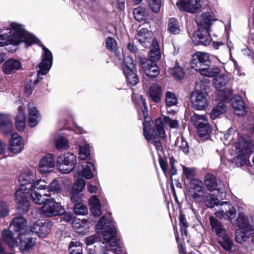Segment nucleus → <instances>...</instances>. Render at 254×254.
Here are the masks:
<instances>
[{
    "label": "nucleus",
    "instance_id": "f257e3e1",
    "mask_svg": "<svg viewBox=\"0 0 254 254\" xmlns=\"http://www.w3.org/2000/svg\"><path fill=\"white\" fill-rule=\"evenodd\" d=\"M38 39L31 34L25 31L23 25L17 23H11L10 28L0 29V47L6 45H18L24 42L25 46L28 47L37 43Z\"/></svg>",
    "mask_w": 254,
    "mask_h": 254
},
{
    "label": "nucleus",
    "instance_id": "f03ea898",
    "mask_svg": "<svg viewBox=\"0 0 254 254\" xmlns=\"http://www.w3.org/2000/svg\"><path fill=\"white\" fill-rule=\"evenodd\" d=\"M96 229L97 233L102 234L105 241L110 243L112 250L116 254H121L122 248L120 242L116 237L117 230L110 214H108V218L102 216L100 218L96 225Z\"/></svg>",
    "mask_w": 254,
    "mask_h": 254
},
{
    "label": "nucleus",
    "instance_id": "7ed1b4c3",
    "mask_svg": "<svg viewBox=\"0 0 254 254\" xmlns=\"http://www.w3.org/2000/svg\"><path fill=\"white\" fill-rule=\"evenodd\" d=\"M213 19L212 13L208 12L198 15L195 21L198 27L197 33L192 37V40L196 45H208L212 41L210 36L209 29L211 21Z\"/></svg>",
    "mask_w": 254,
    "mask_h": 254
},
{
    "label": "nucleus",
    "instance_id": "20e7f679",
    "mask_svg": "<svg viewBox=\"0 0 254 254\" xmlns=\"http://www.w3.org/2000/svg\"><path fill=\"white\" fill-rule=\"evenodd\" d=\"M234 147L237 155L233 158L232 163L238 167L246 164L249 156L253 152L254 145L248 138L241 136L239 138L238 141L234 143Z\"/></svg>",
    "mask_w": 254,
    "mask_h": 254
},
{
    "label": "nucleus",
    "instance_id": "39448f33",
    "mask_svg": "<svg viewBox=\"0 0 254 254\" xmlns=\"http://www.w3.org/2000/svg\"><path fill=\"white\" fill-rule=\"evenodd\" d=\"M155 128L148 127L149 123H143V134L146 140L149 141L152 138L160 137L162 138L165 137V131L164 128L163 121L158 118L155 120Z\"/></svg>",
    "mask_w": 254,
    "mask_h": 254
},
{
    "label": "nucleus",
    "instance_id": "423d86ee",
    "mask_svg": "<svg viewBox=\"0 0 254 254\" xmlns=\"http://www.w3.org/2000/svg\"><path fill=\"white\" fill-rule=\"evenodd\" d=\"M57 162L59 172L63 174H68L74 168L77 162L76 157L72 153H68L60 155Z\"/></svg>",
    "mask_w": 254,
    "mask_h": 254
},
{
    "label": "nucleus",
    "instance_id": "0eeeda50",
    "mask_svg": "<svg viewBox=\"0 0 254 254\" xmlns=\"http://www.w3.org/2000/svg\"><path fill=\"white\" fill-rule=\"evenodd\" d=\"M43 54L42 55V60L38 65L37 70V78L33 81V84H37L42 79L40 75L46 74L50 69L53 63V57L51 51L45 47L43 46Z\"/></svg>",
    "mask_w": 254,
    "mask_h": 254
},
{
    "label": "nucleus",
    "instance_id": "6e6552de",
    "mask_svg": "<svg viewBox=\"0 0 254 254\" xmlns=\"http://www.w3.org/2000/svg\"><path fill=\"white\" fill-rule=\"evenodd\" d=\"M191 121L196 127L199 136L203 139L207 138L211 130L205 116L194 114L191 117Z\"/></svg>",
    "mask_w": 254,
    "mask_h": 254
},
{
    "label": "nucleus",
    "instance_id": "1a4fd4ad",
    "mask_svg": "<svg viewBox=\"0 0 254 254\" xmlns=\"http://www.w3.org/2000/svg\"><path fill=\"white\" fill-rule=\"evenodd\" d=\"M237 211L235 207L227 201L221 202L218 209H216L215 215L220 219H224L232 222L236 217Z\"/></svg>",
    "mask_w": 254,
    "mask_h": 254
},
{
    "label": "nucleus",
    "instance_id": "9d476101",
    "mask_svg": "<svg viewBox=\"0 0 254 254\" xmlns=\"http://www.w3.org/2000/svg\"><path fill=\"white\" fill-rule=\"evenodd\" d=\"M210 61L208 54L203 52H197L192 56L190 63L191 67L200 74L209 66Z\"/></svg>",
    "mask_w": 254,
    "mask_h": 254
},
{
    "label": "nucleus",
    "instance_id": "9b49d317",
    "mask_svg": "<svg viewBox=\"0 0 254 254\" xmlns=\"http://www.w3.org/2000/svg\"><path fill=\"white\" fill-rule=\"evenodd\" d=\"M64 211V208L54 199L49 198L41 208L42 214L47 217H53L61 215Z\"/></svg>",
    "mask_w": 254,
    "mask_h": 254
},
{
    "label": "nucleus",
    "instance_id": "f8f14e48",
    "mask_svg": "<svg viewBox=\"0 0 254 254\" xmlns=\"http://www.w3.org/2000/svg\"><path fill=\"white\" fill-rule=\"evenodd\" d=\"M203 183L197 179L191 180L189 186V191L191 197L196 201L203 200L205 194Z\"/></svg>",
    "mask_w": 254,
    "mask_h": 254
},
{
    "label": "nucleus",
    "instance_id": "ddd939ff",
    "mask_svg": "<svg viewBox=\"0 0 254 254\" xmlns=\"http://www.w3.org/2000/svg\"><path fill=\"white\" fill-rule=\"evenodd\" d=\"M190 101L194 109L203 110L208 106L207 94L204 91L195 90L191 93Z\"/></svg>",
    "mask_w": 254,
    "mask_h": 254
},
{
    "label": "nucleus",
    "instance_id": "4468645a",
    "mask_svg": "<svg viewBox=\"0 0 254 254\" xmlns=\"http://www.w3.org/2000/svg\"><path fill=\"white\" fill-rule=\"evenodd\" d=\"M52 226V223L50 221L38 220L33 224L28 233L31 232L40 238H45L51 231Z\"/></svg>",
    "mask_w": 254,
    "mask_h": 254
},
{
    "label": "nucleus",
    "instance_id": "2eb2a0df",
    "mask_svg": "<svg viewBox=\"0 0 254 254\" xmlns=\"http://www.w3.org/2000/svg\"><path fill=\"white\" fill-rule=\"evenodd\" d=\"M30 188L19 187L15 193V201L19 208H21L26 211L28 209L29 204L27 198L30 196Z\"/></svg>",
    "mask_w": 254,
    "mask_h": 254
},
{
    "label": "nucleus",
    "instance_id": "dca6fc26",
    "mask_svg": "<svg viewBox=\"0 0 254 254\" xmlns=\"http://www.w3.org/2000/svg\"><path fill=\"white\" fill-rule=\"evenodd\" d=\"M202 2L203 0H179L176 5L181 10L193 13L200 9Z\"/></svg>",
    "mask_w": 254,
    "mask_h": 254
},
{
    "label": "nucleus",
    "instance_id": "f3484780",
    "mask_svg": "<svg viewBox=\"0 0 254 254\" xmlns=\"http://www.w3.org/2000/svg\"><path fill=\"white\" fill-rule=\"evenodd\" d=\"M234 225L247 232L254 230L251 218L247 216L244 211H240V209H238V216Z\"/></svg>",
    "mask_w": 254,
    "mask_h": 254
},
{
    "label": "nucleus",
    "instance_id": "a211bd4d",
    "mask_svg": "<svg viewBox=\"0 0 254 254\" xmlns=\"http://www.w3.org/2000/svg\"><path fill=\"white\" fill-rule=\"evenodd\" d=\"M142 68L146 76L151 78L156 77L160 73L156 62L152 60L143 59L141 62Z\"/></svg>",
    "mask_w": 254,
    "mask_h": 254
},
{
    "label": "nucleus",
    "instance_id": "6ab92c4d",
    "mask_svg": "<svg viewBox=\"0 0 254 254\" xmlns=\"http://www.w3.org/2000/svg\"><path fill=\"white\" fill-rule=\"evenodd\" d=\"M36 178L34 171L28 169L24 170L20 173L18 177L19 186L30 188V186L33 184Z\"/></svg>",
    "mask_w": 254,
    "mask_h": 254
},
{
    "label": "nucleus",
    "instance_id": "aec40b11",
    "mask_svg": "<svg viewBox=\"0 0 254 254\" xmlns=\"http://www.w3.org/2000/svg\"><path fill=\"white\" fill-rule=\"evenodd\" d=\"M204 182L207 189L209 191H220L224 188L223 183L220 180H217L215 176L211 174L206 175Z\"/></svg>",
    "mask_w": 254,
    "mask_h": 254
},
{
    "label": "nucleus",
    "instance_id": "412c9836",
    "mask_svg": "<svg viewBox=\"0 0 254 254\" xmlns=\"http://www.w3.org/2000/svg\"><path fill=\"white\" fill-rule=\"evenodd\" d=\"M55 158L52 154H47L43 157L39 163V171L42 174L50 172L55 167Z\"/></svg>",
    "mask_w": 254,
    "mask_h": 254
},
{
    "label": "nucleus",
    "instance_id": "4be33fe9",
    "mask_svg": "<svg viewBox=\"0 0 254 254\" xmlns=\"http://www.w3.org/2000/svg\"><path fill=\"white\" fill-rule=\"evenodd\" d=\"M153 36V33L146 28H141L137 31L136 39L142 46L147 48L150 45V41Z\"/></svg>",
    "mask_w": 254,
    "mask_h": 254
},
{
    "label": "nucleus",
    "instance_id": "5701e85b",
    "mask_svg": "<svg viewBox=\"0 0 254 254\" xmlns=\"http://www.w3.org/2000/svg\"><path fill=\"white\" fill-rule=\"evenodd\" d=\"M92 225L91 222L87 220L74 219L72 222L73 229L76 233L81 235L85 234Z\"/></svg>",
    "mask_w": 254,
    "mask_h": 254
},
{
    "label": "nucleus",
    "instance_id": "b1692460",
    "mask_svg": "<svg viewBox=\"0 0 254 254\" xmlns=\"http://www.w3.org/2000/svg\"><path fill=\"white\" fill-rule=\"evenodd\" d=\"M24 142L22 138L17 134H13L9 141V149L14 154H18L24 148Z\"/></svg>",
    "mask_w": 254,
    "mask_h": 254
},
{
    "label": "nucleus",
    "instance_id": "393cba45",
    "mask_svg": "<svg viewBox=\"0 0 254 254\" xmlns=\"http://www.w3.org/2000/svg\"><path fill=\"white\" fill-rule=\"evenodd\" d=\"M211 230L217 236L220 237L227 234V231L222 223L213 216L209 217Z\"/></svg>",
    "mask_w": 254,
    "mask_h": 254
},
{
    "label": "nucleus",
    "instance_id": "a878e982",
    "mask_svg": "<svg viewBox=\"0 0 254 254\" xmlns=\"http://www.w3.org/2000/svg\"><path fill=\"white\" fill-rule=\"evenodd\" d=\"M19 104L18 115L15 118V126L18 130L22 131L24 130L25 126V106L22 103Z\"/></svg>",
    "mask_w": 254,
    "mask_h": 254
},
{
    "label": "nucleus",
    "instance_id": "bb28decb",
    "mask_svg": "<svg viewBox=\"0 0 254 254\" xmlns=\"http://www.w3.org/2000/svg\"><path fill=\"white\" fill-rule=\"evenodd\" d=\"M26 220L22 217H18L14 218L10 223L11 227H13L14 231L19 232L20 233H27L28 232V228L26 226Z\"/></svg>",
    "mask_w": 254,
    "mask_h": 254
},
{
    "label": "nucleus",
    "instance_id": "cd10ccee",
    "mask_svg": "<svg viewBox=\"0 0 254 254\" xmlns=\"http://www.w3.org/2000/svg\"><path fill=\"white\" fill-rule=\"evenodd\" d=\"M4 72L10 74L21 67L20 62L15 59H10L6 61L3 65Z\"/></svg>",
    "mask_w": 254,
    "mask_h": 254
},
{
    "label": "nucleus",
    "instance_id": "c85d7f7f",
    "mask_svg": "<svg viewBox=\"0 0 254 254\" xmlns=\"http://www.w3.org/2000/svg\"><path fill=\"white\" fill-rule=\"evenodd\" d=\"M149 95L153 102H159L162 95V90L161 86L157 84L151 85L149 89Z\"/></svg>",
    "mask_w": 254,
    "mask_h": 254
},
{
    "label": "nucleus",
    "instance_id": "c756f323",
    "mask_svg": "<svg viewBox=\"0 0 254 254\" xmlns=\"http://www.w3.org/2000/svg\"><path fill=\"white\" fill-rule=\"evenodd\" d=\"M232 106L235 113L238 116H244L246 111L244 102L241 97L238 96L232 103Z\"/></svg>",
    "mask_w": 254,
    "mask_h": 254
},
{
    "label": "nucleus",
    "instance_id": "7c9ffc66",
    "mask_svg": "<svg viewBox=\"0 0 254 254\" xmlns=\"http://www.w3.org/2000/svg\"><path fill=\"white\" fill-rule=\"evenodd\" d=\"M0 127L6 133L12 131V123L7 115L0 113Z\"/></svg>",
    "mask_w": 254,
    "mask_h": 254
},
{
    "label": "nucleus",
    "instance_id": "2f4dec72",
    "mask_svg": "<svg viewBox=\"0 0 254 254\" xmlns=\"http://www.w3.org/2000/svg\"><path fill=\"white\" fill-rule=\"evenodd\" d=\"M89 203L93 215L95 216H99L102 213L101 207L99 200L96 196H92L89 199Z\"/></svg>",
    "mask_w": 254,
    "mask_h": 254
},
{
    "label": "nucleus",
    "instance_id": "473e14b6",
    "mask_svg": "<svg viewBox=\"0 0 254 254\" xmlns=\"http://www.w3.org/2000/svg\"><path fill=\"white\" fill-rule=\"evenodd\" d=\"M19 247L21 250H28L34 244L33 239L27 236L24 233L21 232L19 235Z\"/></svg>",
    "mask_w": 254,
    "mask_h": 254
},
{
    "label": "nucleus",
    "instance_id": "72a5a7b5",
    "mask_svg": "<svg viewBox=\"0 0 254 254\" xmlns=\"http://www.w3.org/2000/svg\"><path fill=\"white\" fill-rule=\"evenodd\" d=\"M149 56L150 59L149 60H152L154 62L160 60L161 58V53L159 49V44L155 39L152 40Z\"/></svg>",
    "mask_w": 254,
    "mask_h": 254
},
{
    "label": "nucleus",
    "instance_id": "f704fd0d",
    "mask_svg": "<svg viewBox=\"0 0 254 254\" xmlns=\"http://www.w3.org/2000/svg\"><path fill=\"white\" fill-rule=\"evenodd\" d=\"M229 78L226 75H220L216 76L214 80V84L216 90L223 91L224 90L226 85L228 83Z\"/></svg>",
    "mask_w": 254,
    "mask_h": 254
},
{
    "label": "nucleus",
    "instance_id": "c9c22d12",
    "mask_svg": "<svg viewBox=\"0 0 254 254\" xmlns=\"http://www.w3.org/2000/svg\"><path fill=\"white\" fill-rule=\"evenodd\" d=\"M227 110V107L225 104L223 102H220L212 109L210 114V117L214 120L225 113Z\"/></svg>",
    "mask_w": 254,
    "mask_h": 254
},
{
    "label": "nucleus",
    "instance_id": "e433bc0d",
    "mask_svg": "<svg viewBox=\"0 0 254 254\" xmlns=\"http://www.w3.org/2000/svg\"><path fill=\"white\" fill-rule=\"evenodd\" d=\"M95 170L93 161L88 162L82 172L78 174V177H84L86 179H90L93 177V171Z\"/></svg>",
    "mask_w": 254,
    "mask_h": 254
},
{
    "label": "nucleus",
    "instance_id": "4c0bfd02",
    "mask_svg": "<svg viewBox=\"0 0 254 254\" xmlns=\"http://www.w3.org/2000/svg\"><path fill=\"white\" fill-rule=\"evenodd\" d=\"M2 237L4 242L9 247L13 248L16 245V240L11 231L8 230H3L2 233Z\"/></svg>",
    "mask_w": 254,
    "mask_h": 254
},
{
    "label": "nucleus",
    "instance_id": "58836bf2",
    "mask_svg": "<svg viewBox=\"0 0 254 254\" xmlns=\"http://www.w3.org/2000/svg\"><path fill=\"white\" fill-rule=\"evenodd\" d=\"M218 240V243L226 251H230L233 247V241L229 238L228 235L226 234L221 236Z\"/></svg>",
    "mask_w": 254,
    "mask_h": 254
},
{
    "label": "nucleus",
    "instance_id": "ea45409f",
    "mask_svg": "<svg viewBox=\"0 0 254 254\" xmlns=\"http://www.w3.org/2000/svg\"><path fill=\"white\" fill-rule=\"evenodd\" d=\"M30 196L33 202L38 205H44L46 202V200L48 199L45 198L41 194L38 192L36 190H34L33 189L30 190Z\"/></svg>",
    "mask_w": 254,
    "mask_h": 254
},
{
    "label": "nucleus",
    "instance_id": "a19ab883",
    "mask_svg": "<svg viewBox=\"0 0 254 254\" xmlns=\"http://www.w3.org/2000/svg\"><path fill=\"white\" fill-rule=\"evenodd\" d=\"M168 30L173 34H178L180 33L181 29L178 21L176 18H172L169 19L168 23Z\"/></svg>",
    "mask_w": 254,
    "mask_h": 254
},
{
    "label": "nucleus",
    "instance_id": "79ce46f5",
    "mask_svg": "<svg viewBox=\"0 0 254 254\" xmlns=\"http://www.w3.org/2000/svg\"><path fill=\"white\" fill-rule=\"evenodd\" d=\"M69 254H82V247L80 243L77 241H72L68 245Z\"/></svg>",
    "mask_w": 254,
    "mask_h": 254
},
{
    "label": "nucleus",
    "instance_id": "37998d69",
    "mask_svg": "<svg viewBox=\"0 0 254 254\" xmlns=\"http://www.w3.org/2000/svg\"><path fill=\"white\" fill-rule=\"evenodd\" d=\"M124 73L128 83L132 86H134L138 83L139 80L136 74L134 72V70H130V72L124 71Z\"/></svg>",
    "mask_w": 254,
    "mask_h": 254
},
{
    "label": "nucleus",
    "instance_id": "c03bdc74",
    "mask_svg": "<svg viewBox=\"0 0 254 254\" xmlns=\"http://www.w3.org/2000/svg\"><path fill=\"white\" fill-rule=\"evenodd\" d=\"M56 146L58 150H64L67 149L69 147V144L66 138L61 136L56 140Z\"/></svg>",
    "mask_w": 254,
    "mask_h": 254
},
{
    "label": "nucleus",
    "instance_id": "a18cd8bd",
    "mask_svg": "<svg viewBox=\"0 0 254 254\" xmlns=\"http://www.w3.org/2000/svg\"><path fill=\"white\" fill-rule=\"evenodd\" d=\"M177 101V98L173 93L169 91L166 93L165 103L167 107H170L176 105Z\"/></svg>",
    "mask_w": 254,
    "mask_h": 254
},
{
    "label": "nucleus",
    "instance_id": "49530a36",
    "mask_svg": "<svg viewBox=\"0 0 254 254\" xmlns=\"http://www.w3.org/2000/svg\"><path fill=\"white\" fill-rule=\"evenodd\" d=\"M239 134L234 129L230 128L228 132L224 134V144H229L235 138H239Z\"/></svg>",
    "mask_w": 254,
    "mask_h": 254
},
{
    "label": "nucleus",
    "instance_id": "de8ad7c7",
    "mask_svg": "<svg viewBox=\"0 0 254 254\" xmlns=\"http://www.w3.org/2000/svg\"><path fill=\"white\" fill-rule=\"evenodd\" d=\"M135 64L132 58L128 56L126 57L124 59V66L123 67V71H129L134 70Z\"/></svg>",
    "mask_w": 254,
    "mask_h": 254
},
{
    "label": "nucleus",
    "instance_id": "09e8293b",
    "mask_svg": "<svg viewBox=\"0 0 254 254\" xmlns=\"http://www.w3.org/2000/svg\"><path fill=\"white\" fill-rule=\"evenodd\" d=\"M205 202L206 205L210 208H212L216 205L218 208V206H220V205H218V203L219 202L218 199L212 194H208L207 195Z\"/></svg>",
    "mask_w": 254,
    "mask_h": 254
},
{
    "label": "nucleus",
    "instance_id": "8fccbe9b",
    "mask_svg": "<svg viewBox=\"0 0 254 254\" xmlns=\"http://www.w3.org/2000/svg\"><path fill=\"white\" fill-rule=\"evenodd\" d=\"M219 96H220V99L224 102H228L232 97L233 91L230 88H225L223 91H219Z\"/></svg>",
    "mask_w": 254,
    "mask_h": 254
},
{
    "label": "nucleus",
    "instance_id": "3c124183",
    "mask_svg": "<svg viewBox=\"0 0 254 254\" xmlns=\"http://www.w3.org/2000/svg\"><path fill=\"white\" fill-rule=\"evenodd\" d=\"M47 183L43 180L39 179L34 182L33 184L30 186V190L33 189L34 190H36V189L37 190H45L48 189Z\"/></svg>",
    "mask_w": 254,
    "mask_h": 254
},
{
    "label": "nucleus",
    "instance_id": "603ef678",
    "mask_svg": "<svg viewBox=\"0 0 254 254\" xmlns=\"http://www.w3.org/2000/svg\"><path fill=\"white\" fill-rule=\"evenodd\" d=\"M205 71L202 72L201 74L208 76V77H214L216 76L220 72V69L219 67L214 66L213 67L209 68V66L206 69H204Z\"/></svg>",
    "mask_w": 254,
    "mask_h": 254
},
{
    "label": "nucleus",
    "instance_id": "864d4df0",
    "mask_svg": "<svg viewBox=\"0 0 254 254\" xmlns=\"http://www.w3.org/2000/svg\"><path fill=\"white\" fill-rule=\"evenodd\" d=\"M148 5L152 11L155 13L159 12L162 2L161 0H148Z\"/></svg>",
    "mask_w": 254,
    "mask_h": 254
},
{
    "label": "nucleus",
    "instance_id": "5fc2aeb1",
    "mask_svg": "<svg viewBox=\"0 0 254 254\" xmlns=\"http://www.w3.org/2000/svg\"><path fill=\"white\" fill-rule=\"evenodd\" d=\"M170 73L178 80H181L184 77V72L180 67H175L170 70Z\"/></svg>",
    "mask_w": 254,
    "mask_h": 254
},
{
    "label": "nucleus",
    "instance_id": "6e6d98bb",
    "mask_svg": "<svg viewBox=\"0 0 254 254\" xmlns=\"http://www.w3.org/2000/svg\"><path fill=\"white\" fill-rule=\"evenodd\" d=\"M179 221L181 225V231L182 234L186 236L187 235V228L189 226L185 215L181 213L179 216Z\"/></svg>",
    "mask_w": 254,
    "mask_h": 254
},
{
    "label": "nucleus",
    "instance_id": "4d7b16f0",
    "mask_svg": "<svg viewBox=\"0 0 254 254\" xmlns=\"http://www.w3.org/2000/svg\"><path fill=\"white\" fill-rule=\"evenodd\" d=\"M79 158L84 160L90 156V148L89 144H85L83 146H79Z\"/></svg>",
    "mask_w": 254,
    "mask_h": 254
},
{
    "label": "nucleus",
    "instance_id": "13d9d810",
    "mask_svg": "<svg viewBox=\"0 0 254 254\" xmlns=\"http://www.w3.org/2000/svg\"><path fill=\"white\" fill-rule=\"evenodd\" d=\"M248 238L247 234L240 229L236 231L235 241L237 243L242 244L245 242Z\"/></svg>",
    "mask_w": 254,
    "mask_h": 254
},
{
    "label": "nucleus",
    "instance_id": "bf43d9fd",
    "mask_svg": "<svg viewBox=\"0 0 254 254\" xmlns=\"http://www.w3.org/2000/svg\"><path fill=\"white\" fill-rule=\"evenodd\" d=\"M74 212L77 215H84L87 213L88 209L85 205L79 203L75 205Z\"/></svg>",
    "mask_w": 254,
    "mask_h": 254
},
{
    "label": "nucleus",
    "instance_id": "052dcab7",
    "mask_svg": "<svg viewBox=\"0 0 254 254\" xmlns=\"http://www.w3.org/2000/svg\"><path fill=\"white\" fill-rule=\"evenodd\" d=\"M163 121L166 126L171 128H178L179 127L178 121L176 119H172L168 116H164Z\"/></svg>",
    "mask_w": 254,
    "mask_h": 254
},
{
    "label": "nucleus",
    "instance_id": "680f3d73",
    "mask_svg": "<svg viewBox=\"0 0 254 254\" xmlns=\"http://www.w3.org/2000/svg\"><path fill=\"white\" fill-rule=\"evenodd\" d=\"M106 46L108 50L115 51L117 49V42L114 38L108 37L106 40Z\"/></svg>",
    "mask_w": 254,
    "mask_h": 254
},
{
    "label": "nucleus",
    "instance_id": "e2e57ef3",
    "mask_svg": "<svg viewBox=\"0 0 254 254\" xmlns=\"http://www.w3.org/2000/svg\"><path fill=\"white\" fill-rule=\"evenodd\" d=\"M49 190L55 193H60L61 191L60 184L56 179H54L48 187Z\"/></svg>",
    "mask_w": 254,
    "mask_h": 254
},
{
    "label": "nucleus",
    "instance_id": "0e129e2a",
    "mask_svg": "<svg viewBox=\"0 0 254 254\" xmlns=\"http://www.w3.org/2000/svg\"><path fill=\"white\" fill-rule=\"evenodd\" d=\"M178 147L183 151L184 153L187 154L189 152V146L187 141L184 140L183 137L178 139L177 142Z\"/></svg>",
    "mask_w": 254,
    "mask_h": 254
},
{
    "label": "nucleus",
    "instance_id": "69168bd1",
    "mask_svg": "<svg viewBox=\"0 0 254 254\" xmlns=\"http://www.w3.org/2000/svg\"><path fill=\"white\" fill-rule=\"evenodd\" d=\"M82 199V195L80 191L73 189L71 190L70 194V199L73 202H77L81 201Z\"/></svg>",
    "mask_w": 254,
    "mask_h": 254
},
{
    "label": "nucleus",
    "instance_id": "338daca9",
    "mask_svg": "<svg viewBox=\"0 0 254 254\" xmlns=\"http://www.w3.org/2000/svg\"><path fill=\"white\" fill-rule=\"evenodd\" d=\"M183 173L188 179H191L195 176V170L193 168L183 167Z\"/></svg>",
    "mask_w": 254,
    "mask_h": 254
},
{
    "label": "nucleus",
    "instance_id": "774afa93",
    "mask_svg": "<svg viewBox=\"0 0 254 254\" xmlns=\"http://www.w3.org/2000/svg\"><path fill=\"white\" fill-rule=\"evenodd\" d=\"M9 213V209L7 204L3 201L0 202V217L3 218L6 216Z\"/></svg>",
    "mask_w": 254,
    "mask_h": 254
}]
</instances>
